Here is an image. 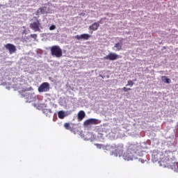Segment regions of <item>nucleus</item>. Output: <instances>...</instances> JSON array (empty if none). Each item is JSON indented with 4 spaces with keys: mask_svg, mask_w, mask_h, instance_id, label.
Returning a JSON list of instances; mask_svg holds the SVG:
<instances>
[{
    "mask_svg": "<svg viewBox=\"0 0 178 178\" xmlns=\"http://www.w3.org/2000/svg\"><path fill=\"white\" fill-rule=\"evenodd\" d=\"M137 151H138V145L131 144L127 147L126 152L122 154V156L124 161H133L136 158Z\"/></svg>",
    "mask_w": 178,
    "mask_h": 178,
    "instance_id": "1",
    "label": "nucleus"
},
{
    "mask_svg": "<svg viewBox=\"0 0 178 178\" xmlns=\"http://www.w3.org/2000/svg\"><path fill=\"white\" fill-rule=\"evenodd\" d=\"M107 149H109L112 152V155L115 156H122L123 155V151H124V145L123 143L108 145L107 146Z\"/></svg>",
    "mask_w": 178,
    "mask_h": 178,
    "instance_id": "2",
    "label": "nucleus"
},
{
    "mask_svg": "<svg viewBox=\"0 0 178 178\" xmlns=\"http://www.w3.org/2000/svg\"><path fill=\"white\" fill-rule=\"evenodd\" d=\"M50 51L51 56H56V58H61V56L63 55L62 49H60V47L58 45L52 46L50 48Z\"/></svg>",
    "mask_w": 178,
    "mask_h": 178,
    "instance_id": "3",
    "label": "nucleus"
},
{
    "mask_svg": "<svg viewBox=\"0 0 178 178\" xmlns=\"http://www.w3.org/2000/svg\"><path fill=\"white\" fill-rule=\"evenodd\" d=\"M29 27L30 29H31V30H33L35 32H41V23L38 19L36 20L35 22L31 23Z\"/></svg>",
    "mask_w": 178,
    "mask_h": 178,
    "instance_id": "4",
    "label": "nucleus"
},
{
    "mask_svg": "<svg viewBox=\"0 0 178 178\" xmlns=\"http://www.w3.org/2000/svg\"><path fill=\"white\" fill-rule=\"evenodd\" d=\"M49 88V83L44 82L39 86L38 91L39 92H48Z\"/></svg>",
    "mask_w": 178,
    "mask_h": 178,
    "instance_id": "5",
    "label": "nucleus"
},
{
    "mask_svg": "<svg viewBox=\"0 0 178 178\" xmlns=\"http://www.w3.org/2000/svg\"><path fill=\"white\" fill-rule=\"evenodd\" d=\"M6 49L8 51L9 54L12 55V54H15L16 51H17V49H16V46L12 43H8L4 45Z\"/></svg>",
    "mask_w": 178,
    "mask_h": 178,
    "instance_id": "6",
    "label": "nucleus"
},
{
    "mask_svg": "<svg viewBox=\"0 0 178 178\" xmlns=\"http://www.w3.org/2000/svg\"><path fill=\"white\" fill-rule=\"evenodd\" d=\"M100 122L99 120H97L95 118H90L88 120H86L83 122L84 126H90V124H99Z\"/></svg>",
    "mask_w": 178,
    "mask_h": 178,
    "instance_id": "7",
    "label": "nucleus"
},
{
    "mask_svg": "<svg viewBox=\"0 0 178 178\" xmlns=\"http://www.w3.org/2000/svg\"><path fill=\"white\" fill-rule=\"evenodd\" d=\"M104 59L106 60H116L117 59H119V55L116 54V53H110L104 56Z\"/></svg>",
    "mask_w": 178,
    "mask_h": 178,
    "instance_id": "8",
    "label": "nucleus"
},
{
    "mask_svg": "<svg viewBox=\"0 0 178 178\" xmlns=\"http://www.w3.org/2000/svg\"><path fill=\"white\" fill-rule=\"evenodd\" d=\"M91 38V35H90L88 33H83V34H81V35H76L75 36V38L78 40H90V38Z\"/></svg>",
    "mask_w": 178,
    "mask_h": 178,
    "instance_id": "9",
    "label": "nucleus"
},
{
    "mask_svg": "<svg viewBox=\"0 0 178 178\" xmlns=\"http://www.w3.org/2000/svg\"><path fill=\"white\" fill-rule=\"evenodd\" d=\"M99 27V24L98 22H95L89 26V30H92V31H96Z\"/></svg>",
    "mask_w": 178,
    "mask_h": 178,
    "instance_id": "10",
    "label": "nucleus"
},
{
    "mask_svg": "<svg viewBox=\"0 0 178 178\" xmlns=\"http://www.w3.org/2000/svg\"><path fill=\"white\" fill-rule=\"evenodd\" d=\"M84 118H86V113L84 112V111H80L78 113V120H83V119H84Z\"/></svg>",
    "mask_w": 178,
    "mask_h": 178,
    "instance_id": "11",
    "label": "nucleus"
},
{
    "mask_svg": "<svg viewBox=\"0 0 178 178\" xmlns=\"http://www.w3.org/2000/svg\"><path fill=\"white\" fill-rule=\"evenodd\" d=\"M58 116L59 119H65V118L66 117V113L63 111H60L58 113Z\"/></svg>",
    "mask_w": 178,
    "mask_h": 178,
    "instance_id": "12",
    "label": "nucleus"
},
{
    "mask_svg": "<svg viewBox=\"0 0 178 178\" xmlns=\"http://www.w3.org/2000/svg\"><path fill=\"white\" fill-rule=\"evenodd\" d=\"M122 47V44L118 42L114 45V47L113 48V49H115V48L116 49L115 51H121Z\"/></svg>",
    "mask_w": 178,
    "mask_h": 178,
    "instance_id": "13",
    "label": "nucleus"
},
{
    "mask_svg": "<svg viewBox=\"0 0 178 178\" xmlns=\"http://www.w3.org/2000/svg\"><path fill=\"white\" fill-rule=\"evenodd\" d=\"M171 168L172 170H174L175 172L178 170V163H174L172 165Z\"/></svg>",
    "mask_w": 178,
    "mask_h": 178,
    "instance_id": "14",
    "label": "nucleus"
},
{
    "mask_svg": "<svg viewBox=\"0 0 178 178\" xmlns=\"http://www.w3.org/2000/svg\"><path fill=\"white\" fill-rule=\"evenodd\" d=\"M64 127L66 130H72V127H70V124L68 122H65L64 124Z\"/></svg>",
    "mask_w": 178,
    "mask_h": 178,
    "instance_id": "15",
    "label": "nucleus"
},
{
    "mask_svg": "<svg viewBox=\"0 0 178 178\" xmlns=\"http://www.w3.org/2000/svg\"><path fill=\"white\" fill-rule=\"evenodd\" d=\"M128 86H129L130 87H133V86H134V82H133V81L131 80L128 81L126 86L128 87Z\"/></svg>",
    "mask_w": 178,
    "mask_h": 178,
    "instance_id": "16",
    "label": "nucleus"
},
{
    "mask_svg": "<svg viewBox=\"0 0 178 178\" xmlns=\"http://www.w3.org/2000/svg\"><path fill=\"white\" fill-rule=\"evenodd\" d=\"M163 78L165 79V83H166L167 84H170V79L166 78V76H163Z\"/></svg>",
    "mask_w": 178,
    "mask_h": 178,
    "instance_id": "17",
    "label": "nucleus"
},
{
    "mask_svg": "<svg viewBox=\"0 0 178 178\" xmlns=\"http://www.w3.org/2000/svg\"><path fill=\"white\" fill-rule=\"evenodd\" d=\"M95 145L97 147V148H98L99 149H101V148H102V147H104V145H101V144H98L96 143L95 144Z\"/></svg>",
    "mask_w": 178,
    "mask_h": 178,
    "instance_id": "18",
    "label": "nucleus"
},
{
    "mask_svg": "<svg viewBox=\"0 0 178 178\" xmlns=\"http://www.w3.org/2000/svg\"><path fill=\"white\" fill-rule=\"evenodd\" d=\"M122 90H123V91H124V92H127V91L131 90V88L124 87V88H122Z\"/></svg>",
    "mask_w": 178,
    "mask_h": 178,
    "instance_id": "19",
    "label": "nucleus"
},
{
    "mask_svg": "<svg viewBox=\"0 0 178 178\" xmlns=\"http://www.w3.org/2000/svg\"><path fill=\"white\" fill-rule=\"evenodd\" d=\"M56 29V26H55V25H51V26H50V27H49V30L51 31H52V30H55Z\"/></svg>",
    "mask_w": 178,
    "mask_h": 178,
    "instance_id": "20",
    "label": "nucleus"
},
{
    "mask_svg": "<svg viewBox=\"0 0 178 178\" xmlns=\"http://www.w3.org/2000/svg\"><path fill=\"white\" fill-rule=\"evenodd\" d=\"M31 38H33L34 40H37V34H35V33L31 34Z\"/></svg>",
    "mask_w": 178,
    "mask_h": 178,
    "instance_id": "21",
    "label": "nucleus"
},
{
    "mask_svg": "<svg viewBox=\"0 0 178 178\" xmlns=\"http://www.w3.org/2000/svg\"><path fill=\"white\" fill-rule=\"evenodd\" d=\"M49 111L48 110H44V113H47V112H48Z\"/></svg>",
    "mask_w": 178,
    "mask_h": 178,
    "instance_id": "22",
    "label": "nucleus"
},
{
    "mask_svg": "<svg viewBox=\"0 0 178 178\" xmlns=\"http://www.w3.org/2000/svg\"><path fill=\"white\" fill-rule=\"evenodd\" d=\"M40 10H43V9L42 8H40Z\"/></svg>",
    "mask_w": 178,
    "mask_h": 178,
    "instance_id": "23",
    "label": "nucleus"
},
{
    "mask_svg": "<svg viewBox=\"0 0 178 178\" xmlns=\"http://www.w3.org/2000/svg\"><path fill=\"white\" fill-rule=\"evenodd\" d=\"M91 34H92V31L91 32Z\"/></svg>",
    "mask_w": 178,
    "mask_h": 178,
    "instance_id": "24",
    "label": "nucleus"
}]
</instances>
